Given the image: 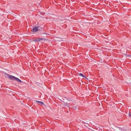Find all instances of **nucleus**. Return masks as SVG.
<instances>
[{
  "instance_id": "nucleus-1",
  "label": "nucleus",
  "mask_w": 131,
  "mask_h": 131,
  "mask_svg": "<svg viewBox=\"0 0 131 131\" xmlns=\"http://www.w3.org/2000/svg\"><path fill=\"white\" fill-rule=\"evenodd\" d=\"M8 77L11 80H13L14 79H16L17 81L19 82L20 83H21L22 82V81L21 80L14 76L11 75H9Z\"/></svg>"
},
{
  "instance_id": "nucleus-2",
  "label": "nucleus",
  "mask_w": 131,
  "mask_h": 131,
  "mask_svg": "<svg viewBox=\"0 0 131 131\" xmlns=\"http://www.w3.org/2000/svg\"><path fill=\"white\" fill-rule=\"evenodd\" d=\"M43 40L44 41H45V39L42 38H38L36 39H35L34 41H40L41 40Z\"/></svg>"
},
{
  "instance_id": "nucleus-3",
  "label": "nucleus",
  "mask_w": 131,
  "mask_h": 131,
  "mask_svg": "<svg viewBox=\"0 0 131 131\" xmlns=\"http://www.w3.org/2000/svg\"><path fill=\"white\" fill-rule=\"evenodd\" d=\"M38 30V27H35L33 28L32 31L33 32H37Z\"/></svg>"
},
{
  "instance_id": "nucleus-4",
  "label": "nucleus",
  "mask_w": 131,
  "mask_h": 131,
  "mask_svg": "<svg viewBox=\"0 0 131 131\" xmlns=\"http://www.w3.org/2000/svg\"><path fill=\"white\" fill-rule=\"evenodd\" d=\"M36 101V102H38L39 103V104H40L41 105H44V104L43 103V102L41 101Z\"/></svg>"
},
{
  "instance_id": "nucleus-5",
  "label": "nucleus",
  "mask_w": 131,
  "mask_h": 131,
  "mask_svg": "<svg viewBox=\"0 0 131 131\" xmlns=\"http://www.w3.org/2000/svg\"><path fill=\"white\" fill-rule=\"evenodd\" d=\"M79 75L83 77H84V75L81 73H80L79 74Z\"/></svg>"
},
{
  "instance_id": "nucleus-6",
  "label": "nucleus",
  "mask_w": 131,
  "mask_h": 131,
  "mask_svg": "<svg viewBox=\"0 0 131 131\" xmlns=\"http://www.w3.org/2000/svg\"><path fill=\"white\" fill-rule=\"evenodd\" d=\"M65 105L68 107H69L70 106L69 105L68 103H66Z\"/></svg>"
}]
</instances>
